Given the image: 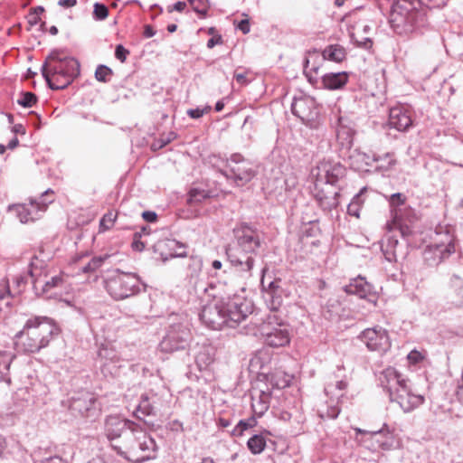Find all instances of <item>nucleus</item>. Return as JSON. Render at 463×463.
I'll use <instances>...</instances> for the list:
<instances>
[{"label":"nucleus","mask_w":463,"mask_h":463,"mask_svg":"<svg viewBox=\"0 0 463 463\" xmlns=\"http://www.w3.org/2000/svg\"><path fill=\"white\" fill-rule=\"evenodd\" d=\"M59 328L47 317L29 318L22 330L14 335V346L18 353L34 354L47 347Z\"/></svg>","instance_id":"obj_1"},{"label":"nucleus","mask_w":463,"mask_h":463,"mask_svg":"<svg viewBox=\"0 0 463 463\" xmlns=\"http://www.w3.org/2000/svg\"><path fill=\"white\" fill-rule=\"evenodd\" d=\"M379 382L391 402H397L404 412L412 411L425 402L424 395L414 392L410 381L393 367L384 369Z\"/></svg>","instance_id":"obj_2"},{"label":"nucleus","mask_w":463,"mask_h":463,"mask_svg":"<svg viewBox=\"0 0 463 463\" xmlns=\"http://www.w3.org/2000/svg\"><path fill=\"white\" fill-rule=\"evenodd\" d=\"M42 74L52 90H63L80 74V62L73 57L53 50L42 66Z\"/></svg>","instance_id":"obj_3"},{"label":"nucleus","mask_w":463,"mask_h":463,"mask_svg":"<svg viewBox=\"0 0 463 463\" xmlns=\"http://www.w3.org/2000/svg\"><path fill=\"white\" fill-rule=\"evenodd\" d=\"M114 450L129 461L142 463L156 457V445L155 439L136 423L114 445Z\"/></svg>","instance_id":"obj_4"},{"label":"nucleus","mask_w":463,"mask_h":463,"mask_svg":"<svg viewBox=\"0 0 463 463\" xmlns=\"http://www.w3.org/2000/svg\"><path fill=\"white\" fill-rule=\"evenodd\" d=\"M410 0H397L392 5L389 22L393 31L398 34H407L422 27L427 23V9L418 8Z\"/></svg>","instance_id":"obj_5"},{"label":"nucleus","mask_w":463,"mask_h":463,"mask_svg":"<svg viewBox=\"0 0 463 463\" xmlns=\"http://www.w3.org/2000/svg\"><path fill=\"white\" fill-rule=\"evenodd\" d=\"M205 292L213 298V301L230 308V316L233 321H243L252 313L251 303L237 295L232 285L219 281L216 284H211L205 288Z\"/></svg>","instance_id":"obj_6"},{"label":"nucleus","mask_w":463,"mask_h":463,"mask_svg":"<svg viewBox=\"0 0 463 463\" xmlns=\"http://www.w3.org/2000/svg\"><path fill=\"white\" fill-rule=\"evenodd\" d=\"M258 331L266 345L271 347L287 345L290 341L288 326L275 313H269L258 326Z\"/></svg>","instance_id":"obj_7"},{"label":"nucleus","mask_w":463,"mask_h":463,"mask_svg":"<svg viewBox=\"0 0 463 463\" xmlns=\"http://www.w3.org/2000/svg\"><path fill=\"white\" fill-rule=\"evenodd\" d=\"M108 293L116 300L132 297L140 290L139 278L134 273L117 270L105 279Z\"/></svg>","instance_id":"obj_8"},{"label":"nucleus","mask_w":463,"mask_h":463,"mask_svg":"<svg viewBox=\"0 0 463 463\" xmlns=\"http://www.w3.org/2000/svg\"><path fill=\"white\" fill-rule=\"evenodd\" d=\"M191 340L192 334L188 323H171L159 344V349L168 354L184 350L189 346Z\"/></svg>","instance_id":"obj_9"},{"label":"nucleus","mask_w":463,"mask_h":463,"mask_svg":"<svg viewBox=\"0 0 463 463\" xmlns=\"http://www.w3.org/2000/svg\"><path fill=\"white\" fill-rule=\"evenodd\" d=\"M229 309L212 300L203 306L200 313V319L207 327L213 330H220L225 325L229 327H235L241 321H233Z\"/></svg>","instance_id":"obj_10"},{"label":"nucleus","mask_w":463,"mask_h":463,"mask_svg":"<svg viewBox=\"0 0 463 463\" xmlns=\"http://www.w3.org/2000/svg\"><path fill=\"white\" fill-rule=\"evenodd\" d=\"M53 201V191L52 189H47L39 198H30L29 204L23 203L15 205L14 210L20 222L27 223L39 219V213L45 212L48 205Z\"/></svg>","instance_id":"obj_11"},{"label":"nucleus","mask_w":463,"mask_h":463,"mask_svg":"<svg viewBox=\"0 0 463 463\" xmlns=\"http://www.w3.org/2000/svg\"><path fill=\"white\" fill-rule=\"evenodd\" d=\"M358 339L364 343L370 352H375L379 355L385 354L392 347L389 333L382 326H374L363 330Z\"/></svg>","instance_id":"obj_12"},{"label":"nucleus","mask_w":463,"mask_h":463,"mask_svg":"<svg viewBox=\"0 0 463 463\" xmlns=\"http://www.w3.org/2000/svg\"><path fill=\"white\" fill-rule=\"evenodd\" d=\"M345 174V168L340 163L329 159L321 160L311 172L314 183L319 185H335Z\"/></svg>","instance_id":"obj_13"},{"label":"nucleus","mask_w":463,"mask_h":463,"mask_svg":"<svg viewBox=\"0 0 463 463\" xmlns=\"http://www.w3.org/2000/svg\"><path fill=\"white\" fill-rule=\"evenodd\" d=\"M227 171L222 174L228 178H232L238 185H243L250 182L255 175L250 162L240 154H233L227 161Z\"/></svg>","instance_id":"obj_14"},{"label":"nucleus","mask_w":463,"mask_h":463,"mask_svg":"<svg viewBox=\"0 0 463 463\" xmlns=\"http://www.w3.org/2000/svg\"><path fill=\"white\" fill-rule=\"evenodd\" d=\"M135 424L136 422L122 419L118 415H109L105 419L104 433L110 441L113 449L114 445L118 442V439L125 435L126 431L134 428Z\"/></svg>","instance_id":"obj_15"},{"label":"nucleus","mask_w":463,"mask_h":463,"mask_svg":"<svg viewBox=\"0 0 463 463\" xmlns=\"http://www.w3.org/2000/svg\"><path fill=\"white\" fill-rule=\"evenodd\" d=\"M166 406V402L159 394L150 391L141 395L138 405L136 409V415L141 419V416H156Z\"/></svg>","instance_id":"obj_16"},{"label":"nucleus","mask_w":463,"mask_h":463,"mask_svg":"<svg viewBox=\"0 0 463 463\" xmlns=\"http://www.w3.org/2000/svg\"><path fill=\"white\" fill-rule=\"evenodd\" d=\"M312 194L319 204L325 211H330L336 208L339 202V190L333 184H318L314 183Z\"/></svg>","instance_id":"obj_17"},{"label":"nucleus","mask_w":463,"mask_h":463,"mask_svg":"<svg viewBox=\"0 0 463 463\" xmlns=\"http://www.w3.org/2000/svg\"><path fill=\"white\" fill-rule=\"evenodd\" d=\"M237 246L245 253L255 254L260 247V236L258 231L248 225H242L236 231Z\"/></svg>","instance_id":"obj_18"},{"label":"nucleus","mask_w":463,"mask_h":463,"mask_svg":"<svg viewBox=\"0 0 463 463\" xmlns=\"http://www.w3.org/2000/svg\"><path fill=\"white\" fill-rule=\"evenodd\" d=\"M455 251L452 241L429 245L423 250V259L429 266H436Z\"/></svg>","instance_id":"obj_19"},{"label":"nucleus","mask_w":463,"mask_h":463,"mask_svg":"<svg viewBox=\"0 0 463 463\" xmlns=\"http://www.w3.org/2000/svg\"><path fill=\"white\" fill-rule=\"evenodd\" d=\"M226 254L231 264L243 276H251V269L254 265L253 254L245 253L244 250L236 247L228 248Z\"/></svg>","instance_id":"obj_20"},{"label":"nucleus","mask_w":463,"mask_h":463,"mask_svg":"<svg viewBox=\"0 0 463 463\" xmlns=\"http://www.w3.org/2000/svg\"><path fill=\"white\" fill-rule=\"evenodd\" d=\"M96 402V398L92 393L83 392L77 397H72L70 410L82 417H93L98 411Z\"/></svg>","instance_id":"obj_21"},{"label":"nucleus","mask_w":463,"mask_h":463,"mask_svg":"<svg viewBox=\"0 0 463 463\" xmlns=\"http://www.w3.org/2000/svg\"><path fill=\"white\" fill-rule=\"evenodd\" d=\"M98 356L100 359V369L104 375L114 376L117 374L119 366L117 364L119 362V356L117 350L110 345H102L98 352Z\"/></svg>","instance_id":"obj_22"},{"label":"nucleus","mask_w":463,"mask_h":463,"mask_svg":"<svg viewBox=\"0 0 463 463\" xmlns=\"http://www.w3.org/2000/svg\"><path fill=\"white\" fill-rule=\"evenodd\" d=\"M291 111L302 121L313 120L317 115L316 101L307 96L295 98L291 104Z\"/></svg>","instance_id":"obj_23"},{"label":"nucleus","mask_w":463,"mask_h":463,"mask_svg":"<svg viewBox=\"0 0 463 463\" xmlns=\"http://www.w3.org/2000/svg\"><path fill=\"white\" fill-rule=\"evenodd\" d=\"M389 126L398 131H406L412 126L411 112L403 106H396L390 109Z\"/></svg>","instance_id":"obj_24"},{"label":"nucleus","mask_w":463,"mask_h":463,"mask_svg":"<svg viewBox=\"0 0 463 463\" xmlns=\"http://www.w3.org/2000/svg\"><path fill=\"white\" fill-rule=\"evenodd\" d=\"M325 61L323 56L315 51L309 52L307 58L305 60L304 74L307 78L308 82L314 86H317L319 82V70Z\"/></svg>","instance_id":"obj_25"},{"label":"nucleus","mask_w":463,"mask_h":463,"mask_svg":"<svg viewBox=\"0 0 463 463\" xmlns=\"http://www.w3.org/2000/svg\"><path fill=\"white\" fill-rule=\"evenodd\" d=\"M389 203L394 222L410 220L411 210L406 204V196L403 194L396 193L389 197Z\"/></svg>","instance_id":"obj_26"},{"label":"nucleus","mask_w":463,"mask_h":463,"mask_svg":"<svg viewBox=\"0 0 463 463\" xmlns=\"http://www.w3.org/2000/svg\"><path fill=\"white\" fill-rule=\"evenodd\" d=\"M349 80V74L345 71L325 73L320 78L322 88L329 90L343 89Z\"/></svg>","instance_id":"obj_27"},{"label":"nucleus","mask_w":463,"mask_h":463,"mask_svg":"<svg viewBox=\"0 0 463 463\" xmlns=\"http://www.w3.org/2000/svg\"><path fill=\"white\" fill-rule=\"evenodd\" d=\"M269 389L260 390L251 396V409L254 416L261 417L269 408Z\"/></svg>","instance_id":"obj_28"},{"label":"nucleus","mask_w":463,"mask_h":463,"mask_svg":"<svg viewBox=\"0 0 463 463\" xmlns=\"http://www.w3.org/2000/svg\"><path fill=\"white\" fill-rule=\"evenodd\" d=\"M195 354V364L200 371L207 369L214 361L215 349L213 345L203 344L198 345Z\"/></svg>","instance_id":"obj_29"},{"label":"nucleus","mask_w":463,"mask_h":463,"mask_svg":"<svg viewBox=\"0 0 463 463\" xmlns=\"http://www.w3.org/2000/svg\"><path fill=\"white\" fill-rule=\"evenodd\" d=\"M29 275L32 279L33 288L37 291L39 284H42V280L47 277L45 262L38 257H33L30 263Z\"/></svg>","instance_id":"obj_30"},{"label":"nucleus","mask_w":463,"mask_h":463,"mask_svg":"<svg viewBox=\"0 0 463 463\" xmlns=\"http://www.w3.org/2000/svg\"><path fill=\"white\" fill-rule=\"evenodd\" d=\"M267 389H283L289 385L291 376L283 371L276 370L267 373L265 376Z\"/></svg>","instance_id":"obj_31"},{"label":"nucleus","mask_w":463,"mask_h":463,"mask_svg":"<svg viewBox=\"0 0 463 463\" xmlns=\"http://www.w3.org/2000/svg\"><path fill=\"white\" fill-rule=\"evenodd\" d=\"M347 294L356 295L361 298H366L372 291V286L362 277H357L345 287Z\"/></svg>","instance_id":"obj_32"},{"label":"nucleus","mask_w":463,"mask_h":463,"mask_svg":"<svg viewBox=\"0 0 463 463\" xmlns=\"http://www.w3.org/2000/svg\"><path fill=\"white\" fill-rule=\"evenodd\" d=\"M176 247H178V242L175 240H164L156 245V249L160 252L161 258L164 261H166L171 258L184 256L183 253L175 251Z\"/></svg>","instance_id":"obj_33"},{"label":"nucleus","mask_w":463,"mask_h":463,"mask_svg":"<svg viewBox=\"0 0 463 463\" xmlns=\"http://www.w3.org/2000/svg\"><path fill=\"white\" fill-rule=\"evenodd\" d=\"M325 61H332L335 62H341L346 57V52L344 47L339 44H332L325 48L322 52Z\"/></svg>","instance_id":"obj_34"},{"label":"nucleus","mask_w":463,"mask_h":463,"mask_svg":"<svg viewBox=\"0 0 463 463\" xmlns=\"http://www.w3.org/2000/svg\"><path fill=\"white\" fill-rule=\"evenodd\" d=\"M398 244V239L395 235L390 234L384 239L382 244V251L389 262L396 260V249Z\"/></svg>","instance_id":"obj_35"},{"label":"nucleus","mask_w":463,"mask_h":463,"mask_svg":"<svg viewBox=\"0 0 463 463\" xmlns=\"http://www.w3.org/2000/svg\"><path fill=\"white\" fill-rule=\"evenodd\" d=\"M372 439L377 443L378 448L383 450H390L394 446V438L389 431L380 430L373 432Z\"/></svg>","instance_id":"obj_36"},{"label":"nucleus","mask_w":463,"mask_h":463,"mask_svg":"<svg viewBox=\"0 0 463 463\" xmlns=\"http://www.w3.org/2000/svg\"><path fill=\"white\" fill-rule=\"evenodd\" d=\"M14 354L9 352H0V380L6 382L8 383H11V379L9 378V369L12 361L14 358Z\"/></svg>","instance_id":"obj_37"},{"label":"nucleus","mask_w":463,"mask_h":463,"mask_svg":"<svg viewBox=\"0 0 463 463\" xmlns=\"http://www.w3.org/2000/svg\"><path fill=\"white\" fill-rule=\"evenodd\" d=\"M373 161L377 164L376 168L381 171H388L396 164V160L392 153H385L383 156L373 155Z\"/></svg>","instance_id":"obj_38"},{"label":"nucleus","mask_w":463,"mask_h":463,"mask_svg":"<svg viewBox=\"0 0 463 463\" xmlns=\"http://www.w3.org/2000/svg\"><path fill=\"white\" fill-rule=\"evenodd\" d=\"M353 165L358 170H364L366 166H371L373 161V156L366 153L355 151L351 156Z\"/></svg>","instance_id":"obj_39"},{"label":"nucleus","mask_w":463,"mask_h":463,"mask_svg":"<svg viewBox=\"0 0 463 463\" xmlns=\"http://www.w3.org/2000/svg\"><path fill=\"white\" fill-rule=\"evenodd\" d=\"M280 280H273L270 281L268 286H266V282L264 278L261 279V285L263 289L266 292V295L273 299V304L277 301L278 305L280 303V296L278 295V291L279 289Z\"/></svg>","instance_id":"obj_40"},{"label":"nucleus","mask_w":463,"mask_h":463,"mask_svg":"<svg viewBox=\"0 0 463 463\" xmlns=\"http://www.w3.org/2000/svg\"><path fill=\"white\" fill-rule=\"evenodd\" d=\"M248 449L254 454L261 453L266 447V440L262 435H253L247 442Z\"/></svg>","instance_id":"obj_41"},{"label":"nucleus","mask_w":463,"mask_h":463,"mask_svg":"<svg viewBox=\"0 0 463 463\" xmlns=\"http://www.w3.org/2000/svg\"><path fill=\"white\" fill-rule=\"evenodd\" d=\"M321 419H335L340 413V408L337 405H322L317 410Z\"/></svg>","instance_id":"obj_42"},{"label":"nucleus","mask_w":463,"mask_h":463,"mask_svg":"<svg viewBox=\"0 0 463 463\" xmlns=\"http://www.w3.org/2000/svg\"><path fill=\"white\" fill-rule=\"evenodd\" d=\"M364 191H365V188H363L359 194H355L348 204L347 211L349 214L359 217V211L364 203V200L362 199Z\"/></svg>","instance_id":"obj_43"},{"label":"nucleus","mask_w":463,"mask_h":463,"mask_svg":"<svg viewBox=\"0 0 463 463\" xmlns=\"http://www.w3.org/2000/svg\"><path fill=\"white\" fill-rule=\"evenodd\" d=\"M118 213L113 211L108 212L102 216L99 222V231L105 232L112 228L117 220Z\"/></svg>","instance_id":"obj_44"},{"label":"nucleus","mask_w":463,"mask_h":463,"mask_svg":"<svg viewBox=\"0 0 463 463\" xmlns=\"http://www.w3.org/2000/svg\"><path fill=\"white\" fill-rule=\"evenodd\" d=\"M255 425H256L255 417H251V418L248 419L247 420H241L238 422L236 427L233 429L232 435L237 436V437L241 436L242 433L244 432V430H246Z\"/></svg>","instance_id":"obj_45"},{"label":"nucleus","mask_w":463,"mask_h":463,"mask_svg":"<svg viewBox=\"0 0 463 463\" xmlns=\"http://www.w3.org/2000/svg\"><path fill=\"white\" fill-rule=\"evenodd\" d=\"M319 232L320 231L317 224L309 223V225L303 230V233L300 237V241L303 244H307L309 243L308 239L312 237H317L319 234Z\"/></svg>","instance_id":"obj_46"},{"label":"nucleus","mask_w":463,"mask_h":463,"mask_svg":"<svg viewBox=\"0 0 463 463\" xmlns=\"http://www.w3.org/2000/svg\"><path fill=\"white\" fill-rule=\"evenodd\" d=\"M113 72L110 68L106 65H99L95 71V78L98 81L108 82Z\"/></svg>","instance_id":"obj_47"},{"label":"nucleus","mask_w":463,"mask_h":463,"mask_svg":"<svg viewBox=\"0 0 463 463\" xmlns=\"http://www.w3.org/2000/svg\"><path fill=\"white\" fill-rule=\"evenodd\" d=\"M62 283V278L61 276L52 277L51 279H43L42 284H39V288L42 289L43 292H46L52 288L59 287Z\"/></svg>","instance_id":"obj_48"},{"label":"nucleus","mask_w":463,"mask_h":463,"mask_svg":"<svg viewBox=\"0 0 463 463\" xmlns=\"http://www.w3.org/2000/svg\"><path fill=\"white\" fill-rule=\"evenodd\" d=\"M37 102V97L33 92H22L17 103L24 108H31Z\"/></svg>","instance_id":"obj_49"},{"label":"nucleus","mask_w":463,"mask_h":463,"mask_svg":"<svg viewBox=\"0 0 463 463\" xmlns=\"http://www.w3.org/2000/svg\"><path fill=\"white\" fill-rule=\"evenodd\" d=\"M207 198H209L208 192H206L204 190H199V189L194 188L189 193L188 202L190 203H199Z\"/></svg>","instance_id":"obj_50"},{"label":"nucleus","mask_w":463,"mask_h":463,"mask_svg":"<svg viewBox=\"0 0 463 463\" xmlns=\"http://www.w3.org/2000/svg\"><path fill=\"white\" fill-rule=\"evenodd\" d=\"M109 258L108 255H105L103 257L99 256V257H94L91 259V260L82 268V271L84 273H88V272H92L94 270H96L97 269H99L103 261L105 260H107Z\"/></svg>","instance_id":"obj_51"},{"label":"nucleus","mask_w":463,"mask_h":463,"mask_svg":"<svg viewBox=\"0 0 463 463\" xmlns=\"http://www.w3.org/2000/svg\"><path fill=\"white\" fill-rule=\"evenodd\" d=\"M93 7V16L96 20L102 21L108 17L109 9L105 5L95 3Z\"/></svg>","instance_id":"obj_52"},{"label":"nucleus","mask_w":463,"mask_h":463,"mask_svg":"<svg viewBox=\"0 0 463 463\" xmlns=\"http://www.w3.org/2000/svg\"><path fill=\"white\" fill-rule=\"evenodd\" d=\"M450 286L455 291L463 298V275L453 274L450 277Z\"/></svg>","instance_id":"obj_53"},{"label":"nucleus","mask_w":463,"mask_h":463,"mask_svg":"<svg viewBox=\"0 0 463 463\" xmlns=\"http://www.w3.org/2000/svg\"><path fill=\"white\" fill-rule=\"evenodd\" d=\"M419 4L426 5L429 9L440 8L445 5L446 0H419Z\"/></svg>","instance_id":"obj_54"},{"label":"nucleus","mask_w":463,"mask_h":463,"mask_svg":"<svg viewBox=\"0 0 463 463\" xmlns=\"http://www.w3.org/2000/svg\"><path fill=\"white\" fill-rule=\"evenodd\" d=\"M424 356L422 354L417 350L411 351L408 355L407 359L410 364H416L423 360Z\"/></svg>","instance_id":"obj_55"},{"label":"nucleus","mask_w":463,"mask_h":463,"mask_svg":"<svg viewBox=\"0 0 463 463\" xmlns=\"http://www.w3.org/2000/svg\"><path fill=\"white\" fill-rule=\"evenodd\" d=\"M141 232H135L133 236L132 248L135 250L142 251L145 249V243L140 240Z\"/></svg>","instance_id":"obj_56"},{"label":"nucleus","mask_w":463,"mask_h":463,"mask_svg":"<svg viewBox=\"0 0 463 463\" xmlns=\"http://www.w3.org/2000/svg\"><path fill=\"white\" fill-rule=\"evenodd\" d=\"M129 54V52L124 48L123 45L118 44L116 46L115 56L121 62H124L127 60V56Z\"/></svg>","instance_id":"obj_57"},{"label":"nucleus","mask_w":463,"mask_h":463,"mask_svg":"<svg viewBox=\"0 0 463 463\" xmlns=\"http://www.w3.org/2000/svg\"><path fill=\"white\" fill-rule=\"evenodd\" d=\"M210 110V107H207L206 109H199V108H196V109H191L187 111V114L192 118H199L203 116V114Z\"/></svg>","instance_id":"obj_58"},{"label":"nucleus","mask_w":463,"mask_h":463,"mask_svg":"<svg viewBox=\"0 0 463 463\" xmlns=\"http://www.w3.org/2000/svg\"><path fill=\"white\" fill-rule=\"evenodd\" d=\"M168 429L173 432H183V423L178 420H173L168 423Z\"/></svg>","instance_id":"obj_59"},{"label":"nucleus","mask_w":463,"mask_h":463,"mask_svg":"<svg viewBox=\"0 0 463 463\" xmlns=\"http://www.w3.org/2000/svg\"><path fill=\"white\" fill-rule=\"evenodd\" d=\"M0 287V300L11 296V290L7 281L4 280Z\"/></svg>","instance_id":"obj_60"},{"label":"nucleus","mask_w":463,"mask_h":463,"mask_svg":"<svg viewBox=\"0 0 463 463\" xmlns=\"http://www.w3.org/2000/svg\"><path fill=\"white\" fill-rule=\"evenodd\" d=\"M185 7H186V3L179 1V2H176L175 4H174L173 5H169L167 7V11L169 13H172L173 11L183 12L185 9Z\"/></svg>","instance_id":"obj_61"},{"label":"nucleus","mask_w":463,"mask_h":463,"mask_svg":"<svg viewBox=\"0 0 463 463\" xmlns=\"http://www.w3.org/2000/svg\"><path fill=\"white\" fill-rule=\"evenodd\" d=\"M234 79L241 86L247 85L249 82V80H247V77H246V73H244V72L236 71L234 73Z\"/></svg>","instance_id":"obj_62"},{"label":"nucleus","mask_w":463,"mask_h":463,"mask_svg":"<svg viewBox=\"0 0 463 463\" xmlns=\"http://www.w3.org/2000/svg\"><path fill=\"white\" fill-rule=\"evenodd\" d=\"M142 217L145 221L148 222H154L157 219V215L155 212L152 211H145L142 213Z\"/></svg>","instance_id":"obj_63"},{"label":"nucleus","mask_w":463,"mask_h":463,"mask_svg":"<svg viewBox=\"0 0 463 463\" xmlns=\"http://www.w3.org/2000/svg\"><path fill=\"white\" fill-rule=\"evenodd\" d=\"M221 43H222V36L221 35L213 36V37H212L211 39L208 40L207 47L209 49H212L215 45L221 44Z\"/></svg>","instance_id":"obj_64"}]
</instances>
